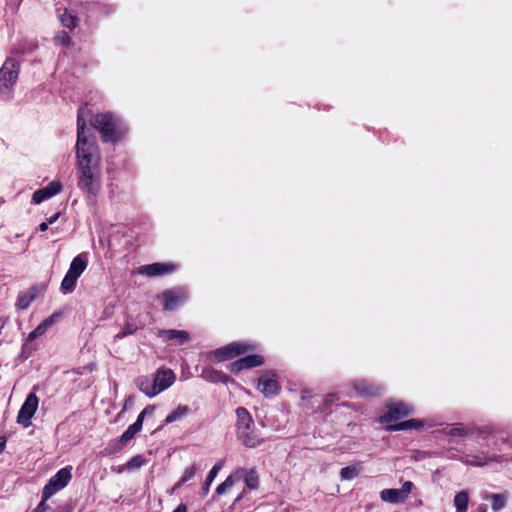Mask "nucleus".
I'll return each mask as SVG.
<instances>
[{
    "instance_id": "obj_1",
    "label": "nucleus",
    "mask_w": 512,
    "mask_h": 512,
    "mask_svg": "<svg viewBox=\"0 0 512 512\" xmlns=\"http://www.w3.org/2000/svg\"><path fill=\"white\" fill-rule=\"evenodd\" d=\"M85 125L83 110H80L77 119L76 144L77 186L87 197H95L101 190L100 158L96 144L90 142L84 134Z\"/></svg>"
},
{
    "instance_id": "obj_2",
    "label": "nucleus",
    "mask_w": 512,
    "mask_h": 512,
    "mask_svg": "<svg viewBox=\"0 0 512 512\" xmlns=\"http://www.w3.org/2000/svg\"><path fill=\"white\" fill-rule=\"evenodd\" d=\"M414 409L408 403L389 400L386 402V431L419 430L424 422L419 419H409L399 423H392L411 415Z\"/></svg>"
},
{
    "instance_id": "obj_3",
    "label": "nucleus",
    "mask_w": 512,
    "mask_h": 512,
    "mask_svg": "<svg viewBox=\"0 0 512 512\" xmlns=\"http://www.w3.org/2000/svg\"><path fill=\"white\" fill-rule=\"evenodd\" d=\"M94 127L100 132L104 142H114L123 133L120 120L110 112L97 114Z\"/></svg>"
},
{
    "instance_id": "obj_4",
    "label": "nucleus",
    "mask_w": 512,
    "mask_h": 512,
    "mask_svg": "<svg viewBox=\"0 0 512 512\" xmlns=\"http://www.w3.org/2000/svg\"><path fill=\"white\" fill-rule=\"evenodd\" d=\"M20 64L14 58L8 57L0 69V92L13 89L19 76Z\"/></svg>"
},
{
    "instance_id": "obj_5",
    "label": "nucleus",
    "mask_w": 512,
    "mask_h": 512,
    "mask_svg": "<svg viewBox=\"0 0 512 512\" xmlns=\"http://www.w3.org/2000/svg\"><path fill=\"white\" fill-rule=\"evenodd\" d=\"M71 470V466L64 467L49 479L48 483L43 488L44 500H48L56 492L68 485L72 478Z\"/></svg>"
},
{
    "instance_id": "obj_6",
    "label": "nucleus",
    "mask_w": 512,
    "mask_h": 512,
    "mask_svg": "<svg viewBox=\"0 0 512 512\" xmlns=\"http://www.w3.org/2000/svg\"><path fill=\"white\" fill-rule=\"evenodd\" d=\"M38 405L39 400L36 394L34 392L28 394L27 398L25 399L24 403L22 404L18 412L17 422L23 425L25 428L31 426V419L36 413Z\"/></svg>"
},
{
    "instance_id": "obj_7",
    "label": "nucleus",
    "mask_w": 512,
    "mask_h": 512,
    "mask_svg": "<svg viewBox=\"0 0 512 512\" xmlns=\"http://www.w3.org/2000/svg\"><path fill=\"white\" fill-rule=\"evenodd\" d=\"M152 378L157 395L169 388L175 382L176 376L171 369H159Z\"/></svg>"
},
{
    "instance_id": "obj_8",
    "label": "nucleus",
    "mask_w": 512,
    "mask_h": 512,
    "mask_svg": "<svg viewBox=\"0 0 512 512\" xmlns=\"http://www.w3.org/2000/svg\"><path fill=\"white\" fill-rule=\"evenodd\" d=\"M414 484L411 481L403 483L400 489H386V502L393 504L403 503L411 493Z\"/></svg>"
},
{
    "instance_id": "obj_9",
    "label": "nucleus",
    "mask_w": 512,
    "mask_h": 512,
    "mask_svg": "<svg viewBox=\"0 0 512 512\" xmlns=\"http://www.w3.org/2000/svg\"><path fill=\"white\" fill-rule=\"evenodd\" d=\"M248 350V347L241 343H230L224 347L218 348L215 351V356L219 361L234 358Z\"/></svg>"
},
{
    "instance_id": "obj_10",
    "label": "nucleus",
    "mask_w": 512,
    "mask_h": 512,
    "mask_svg": "<svg viewBox=\"0 0 512 512\" xmlns=\"http://www.w3.org/2000/svg\"><path fill=\"white\" fill-rule=\"evenodd\" d=\"M257 388L265 397L276 395L278 393V383L275 380V375L272 373L263 374L258 379Z\"/></svg>"
},
{
    "instance_id": "obj_11",
    "label": "nucleus",
    "mask_w": 512,
    "mask_h": 512,
    "mask_svg": "<svg viewBox=\"0 0 512 512\" xmlns=\"http://www.w3.org/2000/svg\"><path fill=\"white\" fill-rule=\"evenodd\" d=\"M174 270L175 266L173 264L153 263L139 267L138 272L142 275L154 277L171 273Z\"/></svg>"
},
{
    "instance_id": "obj_12",
    "label": "nucleus",
    "mask_w": 512,
    "mask_h": 512,
    "mask_svg": "<svg viewBox=\"0 0 512 512\" xmlns=\"http://www.w3.org/2000/svg\"><path fill=\"white\" fill-rule=\"evenodd\" d=\"M61 189L62 185L59 182H50L45 188L37 190L33 193L32 202L35 204H40L41 202L58 194Z\"/></svg>"
},
{
    "instance_id": "obj_13",
    "label": "nucleus",
    "mask_w": 512,
    "mask_h": 512,
    "mask_svg": "<svg viewBox=\"0 0 512 512\" xmlns=\"http://www.w3.org/2000/svg\"><path fill=\"white\" fill-rule=\"evenodd\" d=\"M264 363V359L260 355H248L231 363L230 370L239 372L243 369L260 366Z\"/></svg>"
},
{
    "instance_id": "obj_14",
    "label": "nucleus",
    "mask_w": 512,
    "mask_h": 512,
    "mask_svg": "<svg viewBox=\"0 0 512 512\" xmlns=\"http://www.w3.org/2000/svg\"><path fill=\"white\" fill-rule=\"evenodd\" d=\"M157 335L164 341L175 340L179 345L189 340V334L184 330L163 329L159 330Z\"/></svg>"
},
{
    "instance_id": "obj_15",
    "label": "nucleus",
    "mask_w": 512,
    "mask_h": 512,
    "mask_svg": "<svg viewBox=\"0 0 512 512\" xmlns=\"http://www.w3.org/2000/svg\"><path fill=\"white\" fill-rule=\"evenodd\" d=\"M237 437L248 448H254L262 442L260 436L255 432L254 426L250 427V429L239 431Z\"/></svg>"
},
{
    "instance_id": "obj_16",
    "label": "nucleus",
    "mask_w": 512,
    "mask_h": 512,
    "mask_svg": "<svg viewBox=\"0 0 512 512\" xmlns=\"http://www.w3.org/2000/svg\"><path fill=\"white\" fill-rule=\"evenodd\" d=\"M236 480L243 479L250 489H257L259 485V477L254 469L247 470L240 468L235 472Z\"/></svg>"
},
{
    "instance_id": "obj_17",
    "label": "nucleus",
    "mask_w": 512,
    "mask_h": 512,
    "mask_svg": "<svg viewBox=\"0 0 512 512\" xmlns=\"http://www.w3.org/2000/svg\"><path fill=\"white\" fill-rule=\"evenodd\" d=\"M476 432L479 435H481L482 437H485L487 435V432L481 428H475V427L464 428L461 424H457V425L445 430V433L447 435L455 436V437H466V436H468L470 434H474Z\"/></svg>"
},
{
    "instance_id": "obj_18",
    "label": "nucleus",
    "mask_w": 512,
    "mask_h": 512,
    "mask_svg": "<svg viewBox=\"0 0 512 512\" xmlns=\"http://www.w3.org/2000/svg\"><path fill=\"white\" fill-rule=\"evenodd\" d=\"M236 415H237V422H236L237 433L242 430L250 429V427L254 426V421H253L250 413L244 407L237 408Z\"/></svg>"
},
{
    "instance_id": "obj_19",
    "label": "nucleus",
    "mask_w": 512,
    "mask_h": 512,
    "mask_svg": "<svg viewBox=\"0 0 512 512\" xmlns=\"http://www.w3.org/2000/svg\"><path fill=\"white\" fill-rule=\"evenodd\" d=\"M135 384L138 389L148 397L156 396V390L153 384L152 376H139L135 379Z\"/></svg>"
},
{
    "instance_id": "obj_20",
    "label": "nucleus",
    "mask_w": 512,
    "mask_h": 512,
    "mask_svg": "<svg viewBox=\"0 0 512 512\" xmlns=\"http://www.w3.org/2000/svg\"><path fill=\"white\" fill-rule=\"evenodd\" d=\"M55 322V315H51L42 321L29 335L27 338L28 342H32L38 337L44 335L48 328Z\"/></svg>"
},
{
    "instance_id": "obj_21",
    "label": "nucleus",
    "mask_w": 512,
    "mask_h": 512,
    "mask_svg": "<svg viewBox=\"0 0 512 512\" xmlns=\"http://www.w3.org/2000/svg\"><path fill=\"white\" fill-rule=\"evenodd\" d=\"M80 277L77 273L69 270L61 282V290L63 293H71L74 291L77 279Z\"/></svg>"
},
{
    "instance_id": "obj_22",
    "label": "nucleus",
    "mask_w": 512,
    "mask_h": 512,
    "mask_svg": "<svg viewBox=\"0 0 512 512\" xmlns=\"http://www.w3.org/2000/svg\"><path fill=\"white\" fill-rule=\"evenodd\" d=\"M80 277L77 273L69 270L61 282V290L63 293H71L74 291L77 279Z\"/></svg>"
},
{
    "instance_id": "obj_23",
    "label": "nucleus",
    "mask_w": 512,
    "mask_h": 512,
    "mask_svg": "<svg viewBox=\"0 0 512 512\" xmlns=\"http://www.w3.org/2000/svg\"><path fill=\"white\" fill-rule=\"evenodd\" d=\"M353 387L357 394L362 397H369L378 393V389L369 386L364 380L355 381Z\"/></svg>"
},
{
    "instance_id": "obj_24",
    "label": "nucleus",
    "mask_w": 512,
    "mask_h": 512,
    "mask_svg": "<svg viewBox=\"0 0 512 512\" xmlns=\"http://www.w3.org/2000/svg\"><path fill=\"white\" fill-rule=\"evenodd\" d=\"M190 412L187 405H179L174 411L167 415L165 419L166 424L173 423L185 417Z\"/></svg>"
},
{
    "instance_id": "obj_25",
    "label": "nucleus",
    "mask_w": 512,
    "mask_h": 512,
    "mask_svg": "<svg viewBox=\"0 0 512 512\" xmlns=\"http://www.w3.org/2000/svg\"><path fill=\"white\" fill-rule=\"evenodd\" d=\"M205 380L210 382H226L227 376L220 371L214 369H204L201 375Z\"/></svg>"
},
{
    "instance_id": "obj_26",
    "label": "nucleus",
    "mask_w": 512,
    "mask_h": 512,
    "mask_svg": "<svg viewBox=\"0 0 512 512\" xmlns=\"http://www.w3.org/2000/svg\"><path fill=\"white\" fill-rule=\"evenodd\" d=\"M221 468H222V463L218 462L209 471V473H208V475L206 477L205 483H204V485L202 487V492H201L202 496H205L209 492L210 485L214 481L215 477L217 476V474H218V472L220 471Z\"/></svg>"
},
{
    "instance_id": "obj_27",
    "label": "nucleus",
    "mask_w": 512,
    "mask_h": 512,
    "mask_svg": "<svg viewBox=\"0 0 512 512\" xmlns=\"http://www.w3.org/2000/svg\"><path fill=\"white\" fill-rule=\"evenodd\" d=\"M87 267V260L84 254H80L76 256L69 267V270L73 271L74 273H77L81 276V274L85 271Z\"/></svg>"
},
{
    "instance_id": "obj_28",
    "label": "nucleus",
    "mask_w": 512,
    "mask_h": 512,
    "mask_svg": "<svg viewBox=\"0 0 512 512\" xmlns=\"http://www.w3.org/2000/svg\"><path fill=\"white\" fill-rule=\"evenodd\" d=\"M468 493L466 491H461L457 493L454 497V505L456 508V512H466L468 508Z\"/></svg>"
},
{
    "instance_id": "obj_29",
    "label": "nucleus",
    "mask_w": 512,
    "mask_h": 512,
    "mask_svg": "<svg viewBox=\"0 0 512 512\" xmlns=\"http://www.w3.org/2000/svg\"><path fill=\"white\" fill-rule=\"evenodd\" d=\"M163 298H164V308L165 310H169V311H172L174 310L178 303H179V300L180 298L174 294V292L170 291V290H167L163 293Z\"/></svg>"
},
{
    "instance_id": "obj_30",
    "label": "nucleus",
    "mask_w": 512,
    "mask_h": 512,
    "mask_svg": "<svg viewBox=\"0 0 512 512\" xmlns=\"http://www.w3.org/2000/svg\"><path fill=\"white\" fill-rule=\"evenodd\" d=\"M35 295V289H31L27 293L19 296L17 306L22 310L27 309L35 299Z\"/></svg>"
},
{
    "instance_id": "obj_31",
    "label": "nucleus",
    "mask_w": 512,
    "mask_h": 512,
    "mask_svg": "<svg viewBox=\"0 0 512 512\" xmlns=\"http://www.w3.org/2000/svg\"><path fill=\"white\" fill-rule=\"evenodd\" d=\"M139 424H131L127 430L121 435L119 441L122 444H127L134 436L140 431Z\"/></svg>"
},
{
    "instance_id": "obj_32",
    "label": "nucleus",
    "mask_w": 512,
    "mask_h": 512,
    "mask_svg": "<svg viewBox=\"0 0 512 512\" xmlns=\"http://www.w3.org/2000/svg\"><path fill=\"white\" fill-rule=\"evenodd\" d=\"M492 500V510L494 512H498L499 510L503 509L506 504L507 497L505 494H492L491 496Z\"/></svg>"
},
{
    "instance_id": "obj_33",
    "label": "nucleus",
    "mask_w": 512,
    "mask_h": 512,
    "mask_svg": "<svg viewBox=\"0 0 512 512\" xmlns=\"http://www.w3.org/2000/svg\"><path fill=\"white\" fill-rule=\"evenodd\" d=\"M359 474V469L355 466H347L341 469L340 476L342 480H352Z\"/></svg>"
},
{
    "instance_id": "obj_34",
    "label": "nucleus",
    "mask_w": 512,
    "mask_h": 512,
    "mask_svg": "<svg viewBox=\"0 0 512 512\" xmlns=\"http://www.w3.org/2000/svg\"><path fill=\"white\" fill-rule=\"evenodd\" d=\"M236 480V476H235V473L228 476L224 482H222L221 484H219L216 488V493L218 495H221L223 493H225L228 489H230L234 483H235Z\"/></svg>"
},
{
    "instance_id": "obj_35",
    "label": "nucleus",
    "mask_w": 512,
    "mask_h": 512,
    "mask_svg": "<svg viewBox=\"0 0 512 512\" xmlns=\"http://www.w3.org/2000/svg\"><path fill=\"white\" fill-rule=\"evenodd\" d=\"M138 330V326L127 322L120 332L115 336L117 339H122L128 335L134 334Z\"/></svg>"
},
{
    "instance_id": "obj_36",
    "label": "nucleus",
    "mask_w": 512,
    "mask_h": 512,
    "mask_svg": "<svg viewBox=\"0 0 512 512\" xmlns=\"http://www.w3.org/2000/svg\"><path fill=\"white\" fill-rule=\"evenodd\" d=\"M61 22L63 24V26L69 28V29H73L77 26V23H78V19L77 17L73 16V15H70L68 13H64L62 16H61Z\"/></svg>"
},
{
    "instance_id": "obj_37",
    "label": "nucleus",
    "mask_w": 512,
    "mask_h": 512,
    "mask_svg": "<svg viewBox=\"0 0 512 512\" xmlns=\"http://www.w3.org/2000/svg\"><path fill=\"white\" fill-rule=\"evenodd\" d=\"M464 462L472 466H484L488 462V459L485 457V455L472 456L471 459L467 458L464 460Z\"/></svg>"
},
{
    "instance_id": "obj_38",
    "label": "nucleus",
    "mask_w": 512,
    "mask_h": 512,
    "mask_svg": "<svg viewBox=\"0 0 512 512\" xmlns=\"http://www.w3.org/2000/svg\"><path fill=\"white\" fill-rule=\"evenodd\" d=\"M196 471H197V468L194 465H192L190 467H187L185 469V471H184V473H183V475H182L178 485L183 484V483L191 480L195 476Z\"/></svg>"
},
{
    "instance_id": "obj_39",
    "label": "nucleus",
    "mask_w": 512,
    "mask_h": 512,
    "mask_svg": "<svg viewBox=\"0 0 512 512\" xmlns=\"http://www.w3.org/2000/svg\"><path fill=\"white\" fill-rule=\"evenodd\" d=\"M144 464V459L141 455L132 457L126 464L128 469L140 468Z\"/></svg>"
},
{
    "instance_id": "obj_40",
    "label": "nucleus",
    "mask_w": 512,
    "mask_h": 512,
    "mask_svg": "<svg viewBox=\"0 0 512 512\" xmlns=\"http://www.w3.org/2000/svg\"><path fill=\"white\" fill-rule=\"evenodd\" d=\"M47 500H44V492L42 491V499L41 502L37 505V507L32 512H46L49 506L46 504Z\"/></svg>"
},
{
    "instance_id": "obj_41",
    "label": "nucleus",
    "mask_w": 512,
    "mask_h": 512,
    "mask_svg": "<svg viewBox=\"0 0 512 512\" xmlns=\"http://www.w3.org/2000/svg\"><path fill=\"white\" fill-rule=\"evenodd\" d=\"M338 400V397L336 394H329L326 396L325 400H324V405L327 406V405H330L332 403H334L335 401Z\"/></svg>"
},
{
    "instance_id": "obj_42",
    "label": "nucleus",
    "mask_w": 512,
    "mask_h": 512,
    "mask_svg": "<svg viewBox=\"0 0 512 512\" xmlns=\"http://www.w3.org/2000/svg\"><path fill=\"white\" fill-rule=\"evenodd\" d=\"M57 40L60 41L62 44H68L70 41V37L67 35V33L62 32L57 36Z\"/></svg>"
},
{
    "instance_id": "obj_43",
    "label": "nucleus",
    "mask_w": 512,
    "mask_h": 512,
    "mask_svg": "<svg viewBox=\"0 0 512 512\" xmlns=\"http://www.w3.org/2000/svg\"><path fill=\"white\" fill-rule=\"evenodd\" d=\"M145 414H143V412H141L139 415H138V418L136 420V422L134 424H139V428L142 429V425H143V420L145 418Z\"/></svg>"
},
{
    "instance_id": "obj_44",
    "label": "nucleus",
    "mask_w": 512,
    "mask_h": 512,
    "mask_svg": "<svg viewBox=\"0 0 512 512\" xmlns=\"http://www.w3.org/2000/svg\"><path fill=\"white\" fill-rule=\"evenodd\" d=\"M155 407L153 405H148L144 408V410L142 411L143 414L145 415H149V414H152L153 411H154Z\"/></svg>"
},
{
    "instance_id": "obj_45",
    "label": "nucleus",
    "mask_w": 512,
    "mask_h": 512,
    "mask_svg": "<svg viewBox=\"0 0 512 512\" xmlns=\"http://www.w3.org/2000/svg\"><path fill=\"white\" fill-rule=\"evenodd\" d=\"M6 437L5 436H0V453L4 450L5 446H6Z\"/></svg>"
},
{
    "instance_id": "obj_46",
    "label": "nucleus",
    "mask_w": 512,
    "mask_h": 512,
    "mask_svg": "<svg viewBox=\"0 0 512 512\" xmlns=\"http://www.w3.org/2000/svg\"><path fill=\"white\" fill-rule=\"evenodd\" d=\"M59 215H60L59 213H55L54 215H52L51 217L48 218L47 223L53 224L59 218Z\"/></svg>"
},
{
    "instance_id": "obj_47",
    "label": "nucleus",
    "mask_w": 512,
    "mask_h": 512,
    "mask_svg": "<svg viewBox=\"0 0 512 512\" xmlns=\"http://www.w3.org/2000/svg\"><path fill=\"white\" fill-rule=\"evenodd\" d=\"M173 512H187V508L184 504H180Z\"/></svg>"
},
{
    "instance_id": "obj_48",
    "label": "nucleus",
    "mask_w": 512,
    "mask_h": 512,
    "mask_svg": "<svg viewBox=\"0 0 512 512\" xmlns=\"http://www.w3.org/2000/svg\"><path fill=\"white\" fill-rule=\"evenodd\" d=\"M48 229V223L47 222H42L40 225H39V230L44 232Z\"/></svg>"
},
{
    "instance_id": "obj_49",
    "label": "nucleus",
    "mask_w": 512,
    "mask_h": 512,
    "mask_svg": "<svg viewBox=\"0 0 512 512\" xmlns=\"http://www.w3.org/2000/svg\"><path fill=\"white\" fill-rule=\"evenodd\" d=\"M378 421L384 423V415L379 416Z\"/></svg>"
},
{
    "instance_id": "obj_50",
    "label": "nucleus",
    "mask_w": 512,
    "mask_h": 512,
    "mask_svg": "<svg viewBox=\"0 0 512 512\" xmlns=\"http://www.w3.org/2000/svg\"><path fill=\"white\" fill-rule=\"evenodd\" d=\"M379 495H380L381 500H383V501H384V490H382V491L379 493Z\"/></svg>"
}]
</instances>
